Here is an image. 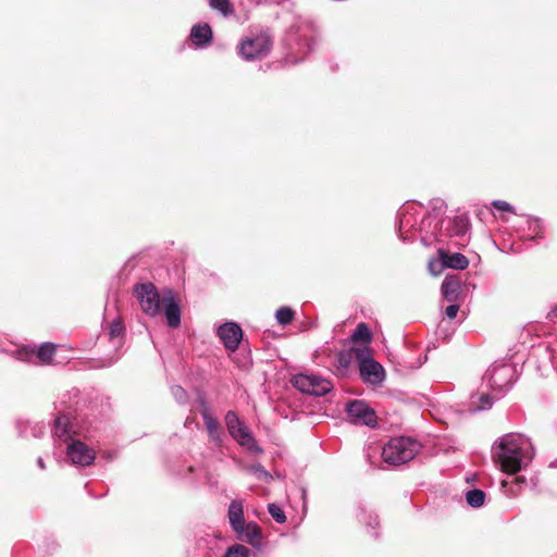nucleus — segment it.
Wrapping results in <instances>:
<instances>
[{
  "instance_id": "6e6552de",
  "label": "nucleus",
  "mask_w": 557,
  "mask_h": 557,
  "mask_svg": "<svg viewBox=\"0 0 557 557\" xmlns=\"http://www.w3.org/2000/svg\"><path fill=\"white\" fill-rule=\"evenodd\" d=\"M134 294L143 309V311L156 317L161 311L162 294L158 293L157 287L152 283H141L134 287Z\"/></svg>"
},
{
  "instance_id": "cd10ccee",
  "label": "nucleus",
  "mask_w": 557,
  "mask_h": 557,
  "mask_svg": "<svg viewBox=\"0 0 557 557\" xmlns=\"http://www.w3.org/2000/svg\"><path fill=\"white\" fill-rule=\"evenodd\" d=\"M209 4L213 10L221 12L224 16H228L234 12L230 0H209Z\"/></svg>"
},
{
  "instance_id": "39448f33",
  "label": "nucleus",
  "mask_w": 557,
  "mask_h": 557,
  "mask_svg": "<svg viewBox=\"0 0 557 557\" xmlns=\"http://www.w3.org/2000/svg\"><path fill=\"white\" fill-rule=\"evenodd\" d=\"M513 375L515 369L510 363H495L486 370L483 382L492 393L502 397L509 388Z\"/></svg>"
},
{
  "instance_id": "a878e982",
  "label": "nucleus",
  "mask_w": 557,
  "mask_h": 557,
  "mask_svg": "<svg viewBox=\"0 0 557 557\" xmlns=\"http://www.w3.org/2000/svg\"><path fill=\"white\" fill-rule=\"evenodd\" d=\"M109 338L114 346L122 345V337L124 335V325L120 319L113 320L109 325Z\"/></svg>"
},
{
  "instance_id": "423d86ee",
  "label": "nucleus",
  "mask_w": 557,
  "mask_h": 557,
  "mask_svg": "<svg viewBox=\"0 0 557 557\" xmlns=\"http://www.w3.org/2000/svg\"><path fill=\"white\" fill-rule=\"evenodd\" d=\"M225 424L230 435L243 447L255 453L261 454L263 449L258 445L252 433L244 425L235 411L230 410L225 414Z\"/></svg>"
},
{
  "instance_id": "1a4fd4ad",
  "label": "nucleus",
  "mask_w": 557,
  "mask_h": 557,
  "mask_svg": "<svg viewBox=\"0 0 557 557\" xmlns=\"http://www.w3.org/2000/svg\"><path fill=\"white\" fill-rule=\"evenodd\" d=\"M271 40L267 35L247 38L239 46V53L245 60H255L265 57L271 49Z\"/></svg>"
},
{
  "instance_id": "4468645a",
  "label": "nucleus",
  "mask_w": 557,
  "mask_h": 557,
  "mask_svg": "<svg viewBox=\"0 0 557 557\" xmlns=\"http://www.w3.org/2000/svg\"><path fill=\"white\" fill-rule=\"evenodd\" d=\"M168 325L176 329L181 324V308L171 289L162 292V304Z\"/></svg>"
},
{
  "instance_id": "0eeeda50",
  "label": "nucleus",
  "mask_w": 557,
  "mask_h": 557,
  "mask_svg": "<svg viewBox=\"0 0 557 557\" xmlns=\"http://www.w3.org/2000/svg\"><path fill=\"white\" fill-rule=\"evenodd\" d=\"M293 386L299 392L312 396H324L333 388L332 383L317 374L298 373L292 377Z\"/></svg>"
},
{
  "instance_id": "f3484780",
  "label": "nucleus",
  "mask_w": 557,
  "mask_h": 557,
  "mask_svg": "<svg viewBox=\"0 0 557 557\" xmlns=\"http://www.w3.org/2000/svg\"><path fill=\"white\" fill-rule=\"evenodd\" d=\"M440 262L443 268H450L455 270H465L469 265L468 258L460 253L454 252L450 253L443 248L438 249Z\"/></svg>"
},
{
  "instance_id": "dca6fc26",
  "label": "nucleus",
  "mask_w": 557,
  "mask_h": 557,
  "mask_svg": "<svg viewBox=\"0 0 557 557\" xmlns=\"http://www.w3.org/2000/svg\"><path fill=\"white\" fill-rule=\"evenodd\" d=\"M238 540L248 543L253 547H259L262 542V533L260 527L253 522H244L243 528L234 531Z\"/></svg>"
},
{
  "instance_id": "4c0bfd02",
  "label": "nucleus",
  "mask_w": 557,
  "mask_h": 557,
  "mask_svg": "<svg viewBox=\"0 0 557 557\" xmlns=\"http://www.w3.org/2000/svg\"><path fill=\"white\" fill-rule=\"evenodd\" d=\"M459 311V306L458 305H449L446 310H445V314L447 315V318L449 319H455L457 317V313Z\"/></svg>"
},
{
  "instance_id": "2eb2a0df",
  "label": "nucleus",
  "mask_w": 557,
  "mask_h": 557,
  "mask_svg": "<svg viewBox=\"0 0 557 557\" xmlns=\"http://www.w3.org/2000/svg\"><path fill=\"white\" fill-rule=\"evenodd\" d=\"M469 228V218L466 213H462L447 221L445 227V235L458 238L459 240L457 242V244L463 245L467 239Z\"/></svg>"
},
{
  "instance_id": "ea45409f",
  "label": "nucleus",
  "mask_w": 557,
  "mask_h": 557,
  "mask_svg": "<svg viewBox=\"0 0 557 557\" xmlns=\"http://www.w3.org/2000/svg\"><path fill=\"white\" fill-rule=\"evenodd\" d=\"M37 465H38V467H39L40 469H45V463H44L42 458H40V457H39V458L37 459Z\"/></svg>"
},
{
  "instance_id": "6ab92c4d",
  "label": "nucleus",
  "mask_w": 557,
  "mask_h": 557,
  "mask_svg": "<svg viewBox=\"0 0 557 557\" xmlns=\"http://www.w3.org/2000/svg\"><path fill=\"white\" fill-rule=\"evenodd\" d=\"M77 432L74 430V425L72 419L69 414L62 413L57 417L53 426V435L60 438L61 441H69L72 437V434H76Z\"/></svg>"
},
{
  "instance_id": "7c9ffc66",
  "label": "nucleus",
  "mask_w": 557,
  "mask_h": 557,
  "mask_svg": "<svg viewBox=\"0 0 557 557\" xmlns=\"http://www.w3.org/2000/svg\"><path fill=\"white\" fill-rule=\"evenodd\" d=\"M529 231H530V238H536V237H543V223L539 219H530L528 220Z\"/></svg>"
},
{
  "instance_id": "c85d7f7f",
  "label": "nucleus",
  "mask_w": 557,
  "mask_h": 557,
  "mask_svg": "<svg viewBox=\"0 0 557 557\" xmlns=\"http://www.w3.org/2000/svg\"><path fill=\"white\" fill-rule=\"evenodd\" d=\"M351 339L354 342H370L371 341V333L369 331V327L364 323H359L355 331L351 334Z\"/></svg>"
},
{
  "instance_id": "9b49d317",
  "label": "nucleus",
  "mask_w": 557,
  "mask_h": 557,
  "mask_svg": "<svg viewBox=\"0 0 557 557\" xmlns=\"http://www.w3.org/2000/svg\"><path fill=\"white\" fill-rule=\"evenodd\" d=\"M359 371L362 380L372 385H380L385 379L384 368L371 357L358 352Z\"/></svg>"
},
{
  "instance_id": "7ed1b4c3",
  "label": "nucleus",
  "mask_w": 557,
  "mask_h": 557,
  "mask_svg": "<svg viewBox=\"0 0 557 557\" xmlns=\"http://www.w3.org/2000/svg\"><path fill=\"white\" fill-rule=\"evenodd\" d=\"M423 206L418 202H406L397 212V232L399 238L406 242H412L417 238L421 240V236H425V232L420 230V221L422 219Z\"/></svg>"
},
{
  "instance_id": "9d476101",
  "label": "nucleus",
  "mask_w": 557,
  "mask_h": 557,
  "mask_svg": "<svg viewBox=\"0 0 557 557\" xmlns=\"http://www.w3.org/2000/svg\"><path fill=\"white\" fill-rule=\"evenodd\" d=\"M347 414L351 422L374 428L377 424V418L372 409L363 400H352L346 407Z\"/></svg>"
},
{
  "instance_id": "4be33fe9",
  "label": "nucleus",
  "mask_w": 557,
  "mask_h": 557,
  "mask_svg": "<svg viewBox=\"0 0 557 557\" xmlns=\"http://www.w3.org/2000/svg\"><path fill=\"white\" fill-rule=\"evenodd\" d=\"M202 403L201 417L209 433V436L214 442L221 441V432L220 426L215 418L211 414L209 408L207 407L205 400Z\"/></svg>"
},
{
  "instance_id": "c9c22d12",
  "label": "nucleus",
  "mask_w": 557,
  "mask_h": 557,
  "mask_svg": "<svg viewBox=\"0 0 557 557\" xmlns=\"http://www.w3.org/2000/svg\"><path fill=\"white\" fill-rule=\"evenodd\" d=\"M250 470L257 475L258 479H268L270 476L269 472L260 463L252 465Z\"/></svg>"
},
{
  "instance_id": "c756f323",
  "label": "nucleus",
  "mask_w": 557,
  "mask_h": 557,
  "mask_svg": "<svg viewBox=\"0 0 557 557\" xmlns=\"http://www.w3.org/2000/svg\"><path fill=\"white\" fill-rule=\"evenodd\" d=\"M275 318L280 324L287 325L294 319V311L289 307H281L276 310Z\"/></svg>"
},
{
  "instance_id": "aec40b11",
  "label": "nucleus",
  "mask_w": 557,
  "mask_h": 557,
  "mask_svg": "<svg viewBox=\"0 0 557 557\" xmlns=\"http://www.w3.org/2000/svg\"><path fill=\"white\" fill-rule=\"evenodd\" d=\"M461 290V281L458 275H446L444 278L441 292L443 297L449 301L454 302L458 299L459 293Z\"/></svg>"
},
{
  "instance_id": "79ce46f5",
  "label": "nucleus",
  "mask_w": 557,
  "mask_h": 557,
  "mask_svg": "<svg viewBox=\"0 0 557 557\" xmlns=\"http://www.w3.org/2000/svg\"><path fill=\"white\" fill-rule=\"evenodd\" d=\"M115 360H116V359H112V360H110L109 364L114 363V362H115Z\"/></svg>"
},
{
  "instance_id": "473e14b6",
  "label": "nucleus",
  "mask_w": 557,
  "mask_h": 557,
  "mask_svg": "<svg viewBox=\"0 0 557 557\" xmlns=\"http://www.w3.org/2000/svg\"><path fill=\"white\" fill-rule=\"evenodd\" d=\"M498 397L496 396V393H493V395L491 396L490 394H486V393H482L480 396H479V404H478V409L479 410H486V409H490L494 403L495 399H497Z\"/></svg>"
},
{
  "instance_id": "58836bf2",
  "label": "nucleus",
  "mask_w": 557,
  "mask_h": 557,
  "mask_svg": "<svg viewBox=\"0 0 557 557\" xmlns=\"http://www.w3.org/2000/svg\"><path fill=\"white\" fill-rule=\"evenodd\" d=\"M248 364H249V359H248V357H245V359L239 363V367L245 368V367H247Z\"/></svg>"
},
{
  "instance_id": "f03ea898",
  "label": "nucleus",
  "mask_w": 557,
  "mask_h": 557,
  "mask_svg": "<svg viewBox=\"0 0 557 557\" xmlns=\"http://www.w3.org/2000/svg\"><path fill=\"white\" fill-rule=\"evenodd\" d=\"M446 211L447 205L441 198L430 200L426 210L423 208L420 230L425 232V236H421V243L424 246H431L433 242L442 240L441 237L444 235L443 223Z\"/></svg>"
},
{
  "instance_id": "20e7f679",
  "label": "nucleus",
  "mask_w": 557,
  "mask_h": 557,
  "mask_svg": "<svg viewBox=\"0 0 557 557\" xmlns=\"http://www.w3.org/2000/svg\"><path fill=\"white\" fill-rule=\"evenodd\" d=\"M420 448V443L411 437H394L384 445L382 458L389 465H403L412 460Z\"/></svg>"
},
{
  "instance_id": "a19ab883",
  "label": "nucleus",
  "mask_w": 557,
  "mask_h": 557,
  "mask_svg": "<svg viewBox=\"0 0 557 557\" xmlns=\"http://www.w3.org/2000/svg\"><path fill=\"white\" fill-rule=\"evenodd\" d=\"M516 481H517L518 483H524V482H525V479H524V476H520V478H517V479H516Z\"/></svg>"
},
{
  "instance_id": "5701e85b",
  "label": "nucleus",
  "mask_w": 557,
  "mask_h": 557,
  "mask_svg": "<svg viewBox=\"0 0 557 557\" xmlns=\"http://www.w3.org/2000/svg\"><path fill=\"white\" fill-rule=\"evenodd\" d=\"M16 426L21 436L40 437L45 433V425L42 423H33L29 420H17Z\"/></svg>"
},
{
  "instance_id": "f8f14e48",
  "label": "nucleus",
  "mask_w": 557,
  "mask_h": 557,
  "mask_svg": "<svg viewBox=\"0 0 557 557\" xmlns=\"http://www.w3.org/2000/svg\"><path fill=\"white\" fill-rule=\"evenodd\" d=\"M216 334L224 347L233 352L238 348L239 343L243 339V330L235 322H226L222 324L219 326Z\"/></svg>"
},
{
  "instance_id": "e433bc0d",
  "label": "nucleus",
  "mask_w": 557,
  "mask_h": 557,
  "mask_svg": "<svg viewBox=\"0 0 557 557\" xmlns=\"http://www.w3.org/2000/svg\"><path fill=\"white\" fill-rule=\"evenodd\" d=\"M492 206H493L494 209L499 210V211L513 212L512 206L509 205L507 201H504V200H494L492 202Z\"/></svg>"
},
{
  "instance_id": "bb28decb",
  "label": "nucleus",
  "mask_w": 557,
  "mask_h": 557,
  "mask_svg": "<svg viewBox=\"0 0 557 557\" xmlns=\"http://www.w3.org/2000/svg\"><path fill=\"white\" fill-rule=\"evenodd\" d=\"M466 500L469 506L479 508L484 505L485 493L479 488L470 490L466 493Z\"/></svg>"
},
{
  "instance_id": "b1692460",
  "label": "nucleus",
  "mask_w": 557,
  "mask_h": 557,
  "mask_svg": "<svg viewBox=\"0 0 557 557\" xmlns=\"http://www.w3.org/2000/svg\"><path fill=\"white\" fill-rule=\"evenodd\" d=\"M357 518L360 522L364 523L367 528H371L372 536H377L375 529L380 525L379 517L373 511H368L363 505L358 507Z\"/></svg>"
},
{
  "instance_id": "2f4dec72",
  "label": "nucleus",
  "mask_w": 557,
  "mask_h": 557,
  "mask_svg": "<svg viewBox=\"0 0 557 557\" xmlns=\"http://www.w3.org/2000/svg\"><path fill=\"white\" fill-rule=\"evenodd\" d=\"M268 511L270 516L277 522V523H284L286 522V515L283 511V509L277 506L276 504H269L268 505Z\"/></svg>"
},
{
  "instance_id": "ddd939ff",
  "label": "nucleus",
  "mask_w": 557,
  "mask_h": 557,
  "mask_svg": "<svg viewBox=\"0 0 557 557\" xmlns=\"http://www.w3.org/2000/svg\"><path fill=\"white\" fill-rule=\"evenodd\" d=\"M66 454L74 465L83 467L91 465L96 458L95 451L79 440L67 445Z\"/></svg>"
},
{
  "instance_id": "a211bd4d",
  "label": "nucleus",
  "mask_w": 557,
  "mask_h": 557,
  "mask_svg": "<svg viewBox=\"0 0 557 557\" xmlns=\"http://www.w3.org/2000/svg\"><path fill=\"white\" fill-rule=\"evenodd\" d=\"M54 352H55V346L50 343H45L37 349V351H35L34 349L28 350L26 348L21 349L18 351V359L24 360V361H29L36 355V357L40 361L48 362L51 360Z\"/></svg>"
},
{
  "instance_id": "72a5a7b5",
  "label": "nucleus",
  "mask_w": 557,
  "mask_h": 557,
  "mask_svg": "<svg viewBox=\"0 0 557 557\" xmlns=\"http://www.w3.org/2000/svg\"><path fill=\"white\" fill-rule=\"evenodd\" d=\"M249 556V549L245 547L244 545L236 544L231 546L224 557H248Z\"/></svg>"
},
{
  "instance_id": "393cba45",
  "label": "nucleus",
  "mask_w": 557,
  "mask_h": 557,
  "mask_svg": "<svg viewBox=\"0 0 557 557\" xmlns=\"http://www.w3.org/2000/svg\"><path fill=\"white\" fill-rule=\"evenodd\" d=\"M190 36L197 45H205L211 40L212 30L208 24H199L193 27Z\"/></svg>"
},
{
  "instance_id": "f257e3e1",
  "label": "nucleus",
  "mask_w": 557,
  "mask_h": 557,
  "mask_svg": "<svg viewBox=\"0 0 557 557\" xmlns=\"http://www.w3.org/2000/svg\"><path fill=\"white\" fill-rule=\"evenodd\" d=\"M492 453L494 461L508 474L525 469L535 455L531 440L521 433L503 435L493 444Z\"/></svg>"
},
{
  "instance_id": "412c9836",
  "label": "nucleus",
  "mask_w": 557,
  "mask_h": 557,
  "mask_svg": "<svg viewBox=\"0 0 557 557\" xmlns=\"http://www.w3.org/2000/svg\"><path fill=\"white\" fill-rule=\"evenodd\" d=\"M227 517L230 525L233 531H238L243 528L245 521L244 517V503L240 499H234L230 503L227 509Z\"/></svg>"
},
{
  "instance_id": "f704fd0d",
  "label": "nucleus",
  "mask_w": 557,
  "mask_h": 557,
  "mask_svg": "<svg viewBox=\"0 0 557 557\" xmlns=\"http://www.w3.org/2000/svg\"><path fill=\"white\" fill-rule=\"evenodd\" d=\"M171 393L178 404H185L187 401V393L182 386L173 385L171 387Z\"/></svg>"
}]
</instances>
